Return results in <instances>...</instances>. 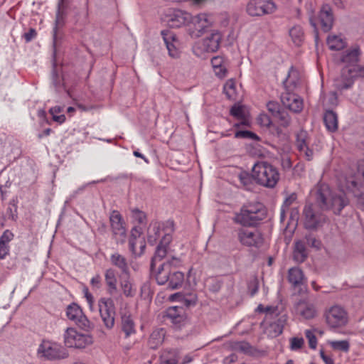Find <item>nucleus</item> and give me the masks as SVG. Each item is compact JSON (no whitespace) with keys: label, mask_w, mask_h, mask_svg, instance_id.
I'll return each mask as SVG.
<instances>
[{"label":"nucleus","mask_w":364,"mask_h":364,"mask_svg":"<svg viewBox=\"0 0 364 364\" xmlns=\"http://www.w3.org/2000/svg\"><path fill=\"white\" fill-rule=\"evenodd\" d=\"M359 49L358 48L347 50L342 56L341 61L345 64L341 75L334 79L333 86L339 91L348 90L352 87L356 78L364 77V67L358 65Z\"/></svg>","instance_id":"f257e3e1"},{"label":"nucleus","mask_w":364,"mask_h":364,"mask_svg":"<svg viewBox=\"0 0 364 364\" xmlns=\"http://www.w3.org/2000/svg\"><path fill=\"white\" fill-rule=\"evenodd\" d=\"M266 215V210L261 203H248L242 205L240 212L236 213L233 221L243 227L257 225Z\"/></svg>","instance_id":"f03ea898"},{"label":"nucleus","mask_w":364,"mask_h":364,"mask_svg":"<svg viewBox=\"0 0 364 364\" xmlns=\"http://www.w3.org/2000/svg\"><path fill=\"white\" fill-rule=\"evenodd\" d=\"M252 178L257 183L267 188H274L279 180L277 168L267 161H258L252 167Z\"/></svg>","instance_id":"7ed1b4c3"},{"label":"nucleus","mask_w":364,"mask_h":364,"mask_svg":"<svg viewBox=\"0 0 364 364\" xmlns=\"http://www.w3.org/2000/svg\"><path fill=\"white\" fill-rule=\"evenodd\" d=\"M222 40V34L218 31H213L205 38L198 41L193 46L194 54L203 58L206 53H213L218 50Z\"/></svg>","instance_id":"20e7f679"},{"label":"nucleus","mask_w":364,"mask_h":364,"mask_svg":"<svg viewBox=\"0 0 364 364\" xmlns=\"http://www.w3.org/2000/svg\"><path fill=\"white\" fill-rule=\"evenodd\" d=\"M38 353L48 360L65 359L68 357L67 350L61 345L49 341H43L38 348Z\"/></svg>","instance_id":"39448f33"},{"label":"nucleus","mask_w":364,"mask_h":364,"mask_svg":"<svg viewBox=\"0 0 364 364\" xmlns=\"http://www.w3.org/2000/svg\"><path fill=\"white\" fill-rule=\"evenodd\" d=\"M304 226L306 229L315 230L322 226L327 220L325 214L317 210L314 204H306L303 210Z\"/></svg>","instance_id":"423d86ee"},{"label":"nucleus","mask_w":364,"mask_h":364,"mask_svg":"<svg viewBox=\"0 0 364 364\" xmlns=\"http://www.w3.org/2000/svg\"><path fill=\"white\" fill-rule=\"evenodd\" d=\"M92 341L90 335L80 333L73 328H68L64 334L65 345L68 348H84Z\"/></svg>","instance_id":"0eeeda50"},{"label":"nucleus","mask_w":364,"mask_h":364,"mask_svg":"<svg viewBox=\"0 0 364 364\" xmlns=\"http://www.w3.org/2000/svg\"><path fill=\"white\" fill-rule=\"evenodd\" d=\"M98 309L105 326L111 329L114 326L116 309L111 298L102 297L98 301Z\"/></svg>","instance_id":"6e6552de"},{"label":"nucleus","mask_w":364,"mask_h":364,"mask_svg":"<svg viewBox=\"0 0 364 364\" xmlns=\"http://www.w3.org/2000/svg\"><path fill=\"white\" fill-rule=\"evenodd\" d=\"M324 316L327 325L332 328L343 326L348 321L347 312L339 305H334L327 309Z\"/></svg>","instance_id":"1a4fd4ad"},{"label":"nucleus","mask_w":364,"mask_h":364,"mask_svg":"<svg viewBox=\"0 0 364 364\" xmlns=\"http://www.w3.org/2000/svg\"><path fill=\"white\" fill-rule=\"evenodd\" d=\"M237 239L244 246L259 247L263 243V237L257 230H250L245 227L237 230Z\"/></svg>","instance_id":"9d476101"},{"label":"nucleus","mask_w":364,"mask_h":364,"mask_svg":"<svg viewBox=\"0 0 364 364\" xmlns=\"http://www.w3.org/2000/svg\"><path fill=\"white\" fill-rule=\"evenodd\" d=\"M276 9V4L272 0H251L247 6V11L252 16L272 14Z\"/></svg>","instance_id":"9b49d317"},{"label":"nucleus","mask_w":364,"mask_h":364,"mask_svg":"<svg viewBox=\"0 0 364 364\" xmlns=\"http://www.w3.org/2000/svg\"><path fill=\"white\" fill-rule=\"evenodd\" d=\"M109 221L114 238L117 243L123 244L126 240L127 231L122 216L118 211L113 210L110 214Z\"/></svg>","instance_id":"f8f14e48"},{"label":"nucleus","mask_w":364,"mask_h":364,"mask_svg":"<svg viewBox=\"0 0 364 364\" xmlns=\"http://www.w3.org/2000/svg\"><path fill=\"white\" fill-rule=\"evenodd\" d=\"M287 321V316L285 314H279L274 315L273 318L264 322L266 325L265 331L268 336L277 337L280 335Z\"/></svg>","instance_id":"ddd939ff"},{"label":"nucleus","mask_w":364,"mask_h":364,"mask_svg":"<svg viewBox=\"0 0 364 364\" xmlns=\"http://www.w3.org/2000/svg\"><path fill=\"white\" fill-rule=\"evenodd\" d=\"M188 23L193 26V28H190V35L193 38L199 37L210 25V22L205 14H200L195 16L191 15V19Z\"/></svg>","instance_id":"4468645a"},{"label":"nucleus","mask_w":364,"mask_h":364,"mask_svg":"<svg viewBox=\"0 0 364 364\" xmlns=\"http://www.w3.org/2000/svg\"><path fill=\"white\" fill-rule=\"evenodd\" d=\"M180 264V259L173 257L171 259H168L166 262L160 264L155 275L157 283L160 285L166 284L172 272L171 266L176 267Z\"/></svg>","instance_id":"2eb2a0df"},{"label":"nucleus","mask_w":364,"mask_h":364,"mask_svg":"<svg viewBox=\"0 0 364 364\" xmlns=\"http://www.w3.org/2000/svg\"><path fill=\"white\" fill-rule=\"evenodd\" d=\"M66 5L62 4V3L58 4V10L56 12V16L55 20V26L53 28V46L56 47L58 42L62 38L61 30L65 23L66 17Z\"/></svg>","instance_id":"dca6fc26"},{"label":"nucleus","mask_w":364,"mask_h":364,"mask_svg":"<svg viewBox=\"0 0 364 364\" xmlns=\"http://www.w3.org/2000/svg\"><path fill=\"white\" fill-rule=\"evenodd\" d=\"M191 14L181 10L169 11L166 15V22L169 27L180 28L188 23Z\"/></svg>","instance_id":"f3484780"},{"label":"nucleus","mask_w":364,"mask_h":364,"mask_svg":"<svg viewBox=\"0 0 364 364\" xmlns=\"http://www.w3.org/2000/svg\"><path fill=\"white\" fill-rule=\"evenodd\" d=\"M66 314L70 320L74 321L80 327L87 328L90 326V321L83 314L78 305L75 304L69 305L67 308Z\"/></svg>","instance_id":"a211bd4d"},{"label":"nucleus","mask_w":364,"mask_h":364,"mask_svg":"<svg viewBox=\"0 0 364 364\" xmlns=\"http://www.w3.org/2000/svg\"><path fill=\"white\" fill-rule=\"evenodd\" d=\"M141 236V231L135 227L132 230L130 238L129 240V250L136 255L142 254L145 248V242Z\"/></svg>","instance_id":"6ab92c4d"},{"label":"nucleus","mask_w":364,"mask_h":364,"mask_svg":"<svg viewBox=\"0 0 364 364\" xmlns=\"http://www.w3.org/2000/svg\"><path fill=\"white\" fill-rule=\"evenodd\" d=\"M296 145L300 154L303 155L306 160L310 161L313 159L314 152L309 148V137L306 131L301 130L296 134Z\"/></svg>","instance_id":"aec40b11"},{"label":"nucleus","mask_w":364,"mask_h":364,"mask_svg":"<svg viewBox=\"0 0 364 364\" xmlns=\"http://www.w3.org/2000/svg\"><path fill=\"white\" fill-rule=\"evenodd\" d=\"M318 18L324 32H328L331 29L333 23V15L329 4H324L322 5Z\"/></svg>","instance_id":"412c9836"},{"label":"nucleus","mask_w":364,"mask_h":364,"mask_svg":"<svg viewBox=\"0 0 364 364\" xmlns=\"http://www.w3.org/2000/svg\"><path fill=\"white\" fill-rule=\"evenodd\" d=\"M283 105L294 112H299L303 109V101L299 96L294 93L285 92L282 95Z\"/></svg>","instance_id":"4be33fe9"},{"label":"nucleus","mask_w":364,"mask_h":364,"mask_svg":"<svg viewBox=\"0 0 364 364\" xmlns=\"http://www.w3.org/2000/svg\"><path fill=\"white\" fill-rule=\"evenodd\" d=\"M296 311L305 319H311L317 314L315 305L305 300H301L296 304Z\"/></svg>","instance_id":"5701e85b"},{"label":"nucleus","mask_w":364,"mask_h":364,"mask_svg":"<svg viewBox=\"0 0 364 364\" xmlns=\"http://www.w3.org/2000/svg\"><path fill=\"white\" fill-rule=\"evenodd\" d=\"M161 35L163 36L169 55L172 58H177L178 56V50L176 45L177 43L176 36L171 33L165 31H161Z\"/></svg>","instance_id":"b1692460"},{"label":"nucleus","mask_w":364,"mask_h":364,"mask_svg":"<svg viewBox=\"0 0 364 364\" xmlns=\"http://www.w3.org/2000/svg\"><path fill=\"white\" fill-rule=\"evenodd\" d=\"M161 230L163 231L162 223L155 221L150 224L147 232L148 242L149 244L151 245L156 244L161 236Z\"/></svg>","instance_id":"393cba45"},{"label":"nucleus","mask_w":364,"mask_h":364,"mask_svg":"<svg viewBox=\"0 0 364 364\" xmlns=\"http://www.w3.org/2000/svg\"><path fill=\"white\" fill-rule=\"evenodd\" d=\"M166 316L171 323L179 325L185 319L183 309L178 306L170 307L166 311Z\"/></svg>","instance_id":"a878e982"},{"label":"nucleus","mask_w":364,"mask_h":364,"mask_svg":"<svg viewBox=\"0 0 364 364\" xmlns=\"http://www.w3.org/2000/svg\"><path fill=\"white\" fill-rule=\"evenodd\" d=\"M288 280L294 287H297L303 285L306 279L301 269L292 267L289 269Z\"/></svg>","instance_id":"bb28decb"},{"label":"nucleus","mask_w":364,"mask_h":364,"mask_svg":"<svg viewBox=\"0 0 364 364\" xmlns=\"http://www.w3.org/2000/svg\"><path fill=\"white\" fill-rule=\"evenodd\" d=\"M165 331L164 328L156 329L152 331L149 339V346L152 349L157 348L164 340Z\"/></svg>","instance_id":"cd10ccee"},{"label":"nucleus","mask_w":364,"mask_h":364,"mask_svg":"<svg viewBox=\"0 0 364 364\" xmlns=\"http://www.w3.org/2000/svg\"><path fill=\"white\" fill-rule=\"evenodd\" d=\"M111 263L119 269L124 274L129 273V267L127 259L119 253H114L110 257Z\"/></svg>","instance_id":"c85d7f7f"},{"label":"nucleus","mask_w":364,"mask_h":364,"mask_svg":"<svg viewBox=\"0 0 364 364\" xmlns=\"http://www.w3.org/2000/svg\"><path fill=\"white\" fill-rule=\"evenodd\" d=\"M211 63L215 75L223 78L227 74V68L225 65V60L221 56L213 57L211 60Z\"/></svg>","instance_id":"c756f323"},{"label":"nucleus","mask_w":364,"mask_h":364,"mask_svg":"<svg viewBox=\"0 0 364 364\" xmlns=\"http://www.w3.org/2000/svg\"><path fill=\"white\" fill-rule=\"evenodd\" d=\"M163 236L159 245L167 247L172 240L171 233L174 231V223L172 220H167L162 223Z\"/></svg>","instance_id":"7c9ffc66"},{"label":"nucleus","mask_w":364,"mask_h":364,"mask_svg":"<svg viewBox=\"0 0 364 364\" xmlns=\"http://www.w3.org/2000/svg\"><path fill=\"white\" fill-rule=\"evenodd\" d=\"M105 279L107 286V292L113 295L117 291V279L115 272L112 269H108L105 273Z\"/></svg>","instance_id":"2f4dec72"},{"label":"nucleus","mask_w":364,"mask_h":364,"mask_svg":"<svg viewBox=\"0 0 364 364\" xmlns=\"http://www.w3.org/2000/svg\"><path fill=\"white\" fill-rule=\"evenodd\" d=\"M184 280V274L183 272L179 271H172L168 281V287L171 289H176L182 286Z\"/></svg>","instance_id":"473e14b6"},{"label":"nucleus","mask_w":364,"mask_h":364,"mask_svg":"<svg viewBox=\"0 0 364 364\" xmlns=\"http://www.w3.org/2000/svg\"><path fill=\"white\" fill-rule=\"evenodd\" d=\"M293 257L294 259L298 263H301L306 259L307 252L304 242L297 241L295 242Z\"/></svg>","instance_id":"72a5a7b5"},{"label":"nucleus","mask_w":364,"mask_h":364,"mask_svg":"<svg viewBox=\"0 0 364 364\" xmlns=\"http://www.w3.org/2000/svg\"><path fill=\"white\" fill-rule=\"evenodd\" d=\"M323 121L326 128L330 132H335L338 129V117L337 114L333 111H326Z\"/></svg>","instance_id":"f704fd0d"},{"label":"nucleus","mask_w":364,"mask_h":364,"mask_svg":"<svg viewBox=\"0 0 364 364\" xmlns=\"http://www.w3.org/2000/svg\"><path fill=\"white\" fill-rule=\"evenodd\" d=\"M120 287L123 294L127 297H132L135 294V290L133 289L132 284L129 279V273L124 274L120 280Z\"/></svg>","instance_id":"c9c22d12"},{"label":"nucleus","mask_w":364,"mask_h":364,"mask_svg":"<svg viewBox=\"0 0 364 364\" xmlns=\"http://www.w3.org/2000/svg\"><path fill=\"white\" fill-rule=\"evenodd\" d=\"M122 329L126 337L135 333V325L130 316L124 315L122 317Z\"/></svg>","instance_id":"e433bc0d"},{"label":"nucleus","mask_w":364,"mask_h":364,"mask_svg":"<svg viewBox=\"0 0 364 364\" xmlns=\"http://www.w3.org/2000/svg\"><path fill=\"white\" fill-rule=\"evenodd\" d=\"M164 360L161 364H184L181 363V356L177 350H171L166 354L163 355Z\"/></svg>","instance_id":"4c0bfd02"},{"label":"nucleus","mask_w":364,"mask_h":364,"mask_svg":"<svg viewBox=\"0 0 364 364\" xmlns=\"http://www.w3.org/2000/svg\"><path fill=\"white\" fill-rule=\"evenodd\" d=\"M289 36L296 46H300L304 40V32L299 26H293L289 30Z\"/></svg>","instance_id":"58836bf2"},{"label":"nucleus","mask_w":364,"mask_h":364,"mask_svg":"<svg viewBox=\"0 0 364 364\" xmlns=\"http://www.w3.org/2000/svg\"><path fill=\"white\" fill-rule=\"evenodd\" d=\"M305 9L307 11L311 26L314 28L315 31H316L317 30V17L315 14V11H316L315 5L311 1H309L306 4Z\"/></svg>","instance_id":"ea45409f"},{"label":"nucleus","mask_w":364,"mask_h":364,"mask_svg":"<svg viewBox=\"0 0 364 364\" xmlns=\"http://www.w3.org/2000/svg\"><path fill=\"white\" fill-rule=\"evenodd\" d=\"M327 44L331 50H339L345 47V42L338 36H329Z\"/></svg>","instance_id":"a19ab883"},{"label":"nucleus","mask_w":364,"mask_h":364,"mask_svg":"<svg viewBox=\"0 0 364 364\" xmlns=\"http://www.w3.org/2000/svg\"><path fill=\"white\" fill-rule=\"evenodd\" d=\"M256 311L259 313H265V318L264 322H267L268 320H271L273 318L274 315L277 314V311H278L277 307L274 306H267L264 307L262 304H259Z\"/></svg>","instance_id":"79ce46f5"},{"label":"nucleus","mask_w":364,"mask_h":364,"mask_svg":"<svg viewBox=\"0 0 364 364\" xmlns=\"http://www.w3.org/2000/svg\"><path fill=\"white\" fill-rule=\"evenodd\" d=\"M223 92L230 100H235L236 97L235 82L232 79L228 80L223 87Z\"/></svg>","instance_id":"37998d69"},{"label":"nucleus","mask_w":364,"mask_h":364,"mask_svg":"<svg viewBox=\"0 0 364 364\" xmlns=\"http://www.w3.org/2000/svg\"><path fill=\"white\" fill-rule=\"evenodd\" d=\"M166 254H167V247L159 245L156 248L155 255L153 257L152 261H151V269H153V268H154V263L157 260L161 261L162 259H164L166 257Z\"/></svg>","instance_id":"c03bdc74"},{"label":"nucleus","mask_w":364,"mask_h":364,"mask_svg":"<svg viewBox=\"0 0 364 364\" xmlns=\"http://www.w3.org/2000/svg\"><path fill=\"white\" fill-rule=\"evenodd\" d=\"M277 120V122L280 126L287 128L289 126L291 122L290 117L288 112L285 110H282L280 113H279L277 116L274 117Z\"/></svg>","instance_id":"a18cd8bd"},{"label":"nucleus","mask_w":364,"mask_h":364,"mask_svg":"<svg viewBox=\"0 0 364 364\" xmlns=\"http://www.w3.org/2000/svg\"><path fill=\"white\" fill-rule=\"evenodd\" d=\"M333 349L347 352L349 350V343L347 341H329Z\"/></svg>","instance_id":"49530a36"},{"label":"nucleus","mask_w":364,"mask_h":364,"mask_svg":"<svg viewBox=\"0 0 364 364\" xmlns=\"http://www.w3.org/2000/svg\"><path fill=\"white\" fill-rule=\"evenodd\" d=\"M50 114L53 116V119L55 122H58L59 124H62L65 120V116L64 114L58 115V113L62 112V109L59 106H55L50 109L49 110Z\"/></svg>","instance_id":"de8ad7c7"},{"label":"nucleus","mask_w":364,"mask_h":364,"mask_svg":"<svg viewBox=\"0 0 364 364\" xmlns=\"http://www.w3.org/2000/svg\"><path fill=\"white\" fill-rule=\"evenodd\" d=\"M305 336L308 340L309 346L311 348L315 349L317 346V338L312 330L307 329L305 331Z\"/></svg>","instance_id":"09e8293b"},{"label":"nucleus","mask_w":364,"mask_h":364,"mask_svg":"<svg viewBox=\"0 0 364 364\" xmlns=\"http://www.w3.org/2000/svg\"><path fill=\"white\" fill-rule=\"evenodd\" d=\"M268 111L272 114L273 117L277 116L283 109L280 107L278 102L270 101L267 104Z\"/></svg>","instance_id":"8fccbe9b"},{"label":"nucleus","mask_w":364,"mask_h":364,"mask_svg":"<svg viewBox=\"0 0 364 364\" xmlns=\"http://www.w3.org/2000/svg\"><path fill=\"white\" fill-rule=\"evenodd\" d=\"M132 218L138 223L143 224L146 223V217L144 212L139 209H134L132 211Z\"/></svg>","instance_id":"3c124183"},{"label":"nucleus","mask_w":364,"mask_h":364,"mask_svg":"<svg viewBox=\"0 0 364 364\" xmlns=\"http://www.w3.org/2000/svg\"><path fill=\"white\" fill-rule=\"evenodd\" d=\"M304 343L303 338L293 337L290 339V348L292 350H297L302 348Z\"/></svg>","instance_id":"603ef678"},{"label":"nucleus","mask_w":364,"mask_h":364,"mask_svg":"<svg viewBox=\"0 0 364 364\" xmlns=\"http://www.w3.org/2000/svg\"><path fill=\"white\" fill-rule=\"evenodd\" d=\"M230 114L238 119H243L245 117L244 110L241 106L234 105L232 107Z\"/></svg>","instance_id":"864d4df0"},{"label":"nucleus","mask_w":364,"mask_h":364,"mask_svg":"<svg viewBox=\"0 0 364 364\" xmlns=\"http://www.w3.org/2000/svg\"><path fill=\"white\" fill-rule=\"evenodd\" d=\"M84 294L85 297L86 299L87 303L89 306V308L91 311H94V304H95V299L91 293L89 292V290L87 288H85L84 290Z\"/></svg>","instance_id":"5fc2aeb1"},{"label":"nucleus","mask_w":364,"mask_h":364,"mask_svg":"<svg viewBox=\"0 0 364 364\" xmlns=\"http://www.w3.org/2000/svg\"><path fill=\"white\" fill-rule=\"evenodd\" d=\"M240 181L243 184V186L247 188H250V185L252 183V178L247 173H242L240 174Z\"/></svg>","instance_id":"6e6d98bb"},{"label":"nucleus","mask_w":364,"mask_h":364,"mask_svg":"<svg viewBox=\"0 0 364 364\" xmlns=\"http://www.w3.org/2000/svg\"><path fill=\"white\" fill-rule=\"evenodd\" d=\"M14 234L9 230H6L0 237V242L9 245V242L13 239Z\"/></svg>","instance_id":"4d7b16f0"},{"label":"nucleus","mask_w":364,"mask_h":364,"mask_svg":"<svg viewBox=\"0 0 364 364\" xmlns=\"http://www.w3.org/2000/svg\"><path fill=\"white\" fill-rule=\"evenodd\" d=\"M306 243L308 245L313 247L319 248L320 242L318 240H317L312 235H306Z\"/></svg>","instance_id":"13d9d810"},{"label":"nucleus","mask_w":364,"mask_h":364,"mask_svg":"<svg viewBox=\"0 0 364 364\" xmlns=\"http://www.w3.org/2000/svg\"><path fill=\"white\" fill-rule=\"evenodd\" d=\"M248 289L252 296L255 295L258 291V282L256 279L251 281L248 284Z\"/></svg>","instance_id":"bf43d9fd"},{"label":"nucleus","mask_w":364,"mask_h":364,"mask_svg":"<svg viewBox=\"0 0 364 364\" xmlns=\"http://www.w3.org/2000/svg\"><path fill=\"white\" fill-rule=\"evenodd\" d=\"M327 103L331 106H336L338 105V96L335 92L329 94L327 98Z\"/></svg>","instance_id":"052dcab7"},{"label":"nucleus","mask_w":364,"mask_h":364,"mask_svg":"<svg viewBox=\"0 0 364 364\" xmlns=\"http://www.w3.org/2000/svg\"><path fill=\"white\" fill-rule=\"evenodd\" d=\"M9 252V246L0 242V259H4Z\"/></svg>","instance_id":"680f3d73"},{"label":"nucleus","mask_w":364,"mask_h":364,"mask_svg":"<svg viewBox=\"0 0 364 364\" xmlns=\"http://www.w3.org/2000/svg\"><path fill=\"white\" fill-rule=\"evenodd\" d=\"M296 199V196L294 193H292L289 197H287L285 200L284 201V203L282 207H284L287 209H289V207L292 204L294 201H295Z\"/></svg>","instance_id":"e2e57ef3"},{"label":"nucleus","mask_w":364,"mask_h":364,"mask_svg":"<svg viewBox=\"0 0 364 364\" xmlns=\"http://www.w3.org/2000/svg\"><path fill=\"white\" fill-rule=\"evenodd\" d=\"M90 284L93 288L100 289L101 287V277L99 274L94 276L90 281Z\"/></svg>","instance_id":"0e129e2a"},{"label":"nucleus","mask_w":364,"mask_h":364,"mask_svg":"<svg viewBox=\"0 0 364 364\" xmlns=\"http://www.w3.org/2000/svg\"><path fill=\"white\" fill-rule=\"evenodd\" d=\"M357 181L362 183V188H361L362 194L360 196H355V197L359 198V204L361 205V208L363 209H364V198H361V196L363 194V186H364V179H363V176L361 175H360L358 176V178L357 179Z\"/></svg>","instance_id":"69168bd1"},{"label":"nucleus","mask_w":364,"mask_h":364,"mask_svg":"<svg viewBox=\"0 0 364 364\" xmlns=\"http://www.w3.org/2000/svg\"><path fill=\"white\" fill-rule=\"evenodd\" d=\"M36 35V32L35 29L31 28L28 32L24 34V38L26 41V42L31 41Z\"/></svg>","instance_id":"338daca9"},{"label":"nucleus","mask_w":364,"mask_h":364,"mask_svg":"<svg viewBox=\"0 0 364 364\" xmlns=\"http://www.w3.org/2000/svg\"><path fill=\"white\" fill-rule=\"evenodd\" d=\"M320 355L325 364H334L333 359L331 357L325 355L323 350L320 351Z\"/></svg>","instance_id":"774afa93"}]
</instances>
